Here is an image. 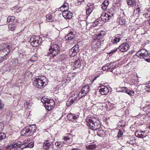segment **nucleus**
Here are the masks:
<instances>
[{
	"instance_id": "26",
	"label": "nucleus",
	"mask_w": 150,
	"mask_h": 150,
	"mask_svg": "<svg viewBox=\"0 0 150 150\" xmlns=\"http://www.w3.org/2000/svg\"><path fill=\"white\" fill-rule=\"evenodd\" d=\"M32 103L30 100H28L24 103V105L27 108H29L32 105Z\"/></svg>"
},
{
	"instance_id": "40",
	"label": "nucleus",
	"mask_w": 150,
	"mask_h": 150,
	"mask_svg": "<svg viewBox=\"0 0 150 150\" xmlns=\"http://www.w3.org/2000/svg\"><path fill=\"white\" fill-rule=\"evenodd\" d=\"M6 137V135L3 132L0 133V141L4 139Z\"/></svg>"
},
{
	"instance_id": "61",
	"label": "nucleus",
	"mask_w": 150,
	"mask_h": 150,
	"mask_svg": "<svg viewBox=\"0 0 150 150\" xmlns=\"http://www.w3.org/2000/svg\"><path fill=\"white\" fill-rule=\"evenodd\" d=\"M145 115H143L141 117H140V118L141 119V120H143V118H144V117H145Z\"/></svg>"
},
{
	"instance_id": "3",
	"label": "nucleus",
	"mask_w": 150,
	"mask_h": 150,
	"mask_svg": "<svg viewBox=\"0 0 150 150\" xmlns=\"http://www.w3.org/2000/svg\"><path fill=\"white\" fill-rule=\"evenodd\" d=\"M136 55L141 58H144L147 62H150V53H148L145 49H142L136 54Z\"/></svg>"
},
{
	"instance_id": "30",
	"label": "nucleus",
	"mask_w": 150,
	"mask_h": 150,
	"mask_svg": "<svg viewBox=\"0 0 150 150\" xmlns=\"http://www.w3.org/2000/svg\"><path fill=\"white\" fill-rule=\"evenodd\" d=\"M12 63L14 65L19 66L20 63L18 62V59L17 58L13 59L12 61Z\"/></svg>"
},
{
	"instance_id": "24",
	"label": "nucleus",
	"mask_w": 150,
	"mask_h": 150,
	"mask_svg": "<svg viewBox=\"0 0 150 150\" xmlns=\"http://www.w3.org/2000/svg\"><path fill=\"white\" fill-rule=\"evenodd\" d=\"M74 65L75 66V68H79L81 66V62L80 60L78 59L74 62Z\"/></svg>"
},
{
	"instance_id": "1",
	"label": "nucleus",
	"mask_w": 150,
	"mask_h": 150,
	"mask_svg": "<svg viewBox=\"0 0 150 150\" xmlns=\"http://www.w3.org/2000/svg\"><path fill=\"white\" fill-rule=\"evenodd\" d=\"M37 127L35 125H32L26 127L21 131L22 136H30L36 131Z\"/></svg>"
},
{
	"instance_id": "20",
	"label": "nucleus",
	"mask_w": 150,
	"mask_h": 150,
	"mask_svg": "<svg viewBox=\"0 0 150 150\" xmlns=\"http://www.w3.org/2000/svg\"><path fill=\"white\" fill-rule=\"evenodd\" d=\"M75 37V34L71 31L67 36H65V39L66 40H71L74 39Z\"/></svg>"
},
{
	"instance_id": "17",
	"label": "nucleus",
	"mask_w": 150,
	"mask_h": 150,
	"mask_svg": "<svg viewBox=\"0 0 150 150\" xmlns=\"http://www.w3.org/2000/svg\"><path fill=\"white\" fill-rule=\"evenodd\" d=\"M79 115L73 114L71 113H70L68 114L67 117L68 119L70 121H73L77 119L79 117Z\"/></svg>"
},
{
	"instance_id": "41",
	"label": "nucleus",
	"mask_w": 150,
	"mask_h": 150,
	"mask_svg": "<svg viewBox=\"0 0 150 150\" xmlns=\"http://www.w3.org/2000/svg\"><path fill=\"white\" fill-rule=\"evenodd\" d=\"M62 7H63L64 8H65L66 10H68L69 9L68 5L67 3H64Z\"/></svg>"
},
{
	"instance_id": "39",
	"label": "nucleus",
	"mask_w": 150,
	"mask_h": 150,
	"mask_svg": "<svg viewBox=\"0 0 150 150\" xmlns=\"http://www.w3.org/2000/svg\"><path fill=\"white\" fill-rule=\"evenodd\" d=\"M97 135L99 137H102L103 136V130H99L97 132Z\"/></svg>"
},
{
	"instance_id": "7",
	"label": "nucleus",
	"mask_w": 150,
	"mask_h": 150,
	"mask_svg": "<svg viewBox=\"0 0 150 150\" xmlns=\"http://www.w3.org/2000/svg\"><path fill=\"white\" fill-rule=\"evenodd\" d=\"M42 40L39 36H33L30 38L29 42L33 47H36L38 46Z\"/></svg>"
},
{
	"instance_id": "28",
	"label": "nucleus",
	"mask_w": 150,
	"mask_h": 150,
	"mask_svg": "<svg viewBox=\"0 0 150 150\" xmlns=\"http://www.w3.org/2000/svg\"><path fill=\"white\" fill-rule=\"evenodd\" d=\"M75 51L73 49L72 50V48H71L69 51V54L70 56L71 57H74L75 56L78 52H76L75 54Z\"/></svg>"
},
{
	"instance_id": "25",
	"label": "nucleus",
	"mask_w": 150,
	"mask_h": 150,
	"mask_svg": "<svg viewBox=\"0 0 150 150\" xmlns=\"http://www.w3.org/2000/svg\"><path fill=\"white\" fill-rule=\"evenodd\" d=\"M46 19L47 21L49 22H52L53 20V18L51 14H49L47 15L46 16Z\"/></svg>"
},
{
	"instance_id": "12",
	"label": "nucleus",
	"mask_w": 150,
	"mask_h": 150,
	"mask_svg": "<svg viewBox=\"0 0 150 150\" xmlns=\"http://www.w3.org/2000/svg\"><path fill=\"white\" fill-rule=\"evenodd\" d=\"M72 136L71 134H68L64 137V144L68 145L71 143L72 141Z\"/></svg>"
},
{
	"instance_id": "55",
	"label": "nucleus",
	"mask_w": 150,
	"mask_h": 150,
	"mask_svg": "<svg viewBox=\"0 0 150 150\" xmlns=\"http://www.w3.org/2000/svg\"><path fill=\"white\" fill-rule=\"evenodd\" d=\"M123 89H124V90H123V91L127 93V92L129 91V90H128L127 89V88L126 87L123 88Z\"/></svg>"
},
{
	"instance_id": "46",
	"label": "nucleus",
	"mask_w": 150,
	"mask_h": 150,
	"mask_svg": "<svg viewBox=\"0 0 150 150\" xmlns=\"http://www.w3.org/2000/svg\"><path fill=\"white\" fill-rule=\"evenodd\" d=\"M92 11V9H91V8H90V9H88L86 11V14L87 15H89L90 14V13H91Z\"/></svg>"
},
{
	"instance_id": "31",
	"label": "nucleus",
	"mask_w": 150,
	"mask_h": 150,
	"mask_svg": "<svg viewBox=\"0 0 150 150\" xmlns=\"http://www.w3.org/2000/svg\"><path fill=\"white\" fill-rule=\"evenodd\" d=\"M110 17H111L110 15L105 13V15H104V22L107 21L109 20Z\"/></svg>"
},
{
	"instance_id": "50",
	"label": "nucleus",
	"mask_w": 150,
	"mask_h": 150,
	"mask_svg": "<svg viewBox=\"0 0 150 150\" xmlns=\"http://www.w3.org/2000/svg\"><path fill=\"white\" fill-rule=\"evenodd\" d=\"M96 146L95 145H91L89 146V148L90 149H96Z\"/></svg>"
},
{
	"instance_id": "38",
	"label": "nucleus",
	"mask_w": 150,
	"mask_h": 150,
	"mask_svg": "<svg viewBox=\"0 0 150 150\" xmlns=\"http://www.w3.org/2000/svg\"><path fill=\"white\" fill-rule=\"evenodd\" d=\"M94 124L95 126H96H96L98 125H99V127H97V128H96V130L97 129H98L99 128H100L101 127V125L100 124V122L97 119V120H96V122H94Z\"/></svg>"
},
{
	"instance_id": "42",
	"label": "nucleus",
	"mask_w": 150,
	"mask_h": 150,
	"mask_svg": "<svg viewBox=\"0 0 150 150\" xmlns=\"http://www.w3.org/2000/svg\"><path fill=\"white\" fill-rule=\"evenodd\" d=\"M109 1L108 0H105L104 1V7H107L109 5Z\"/></svg>"
},
{
	"instance_id": "49",
	"label": "nucleus",
	"mask_w": 150,
	"mask_h": 150,
	"mask_svg": "<svg viewBox=\"0 0 150 150\" xmlns=\"http://www.w3.org/2000/svg\"><path fill=\"white\" fill-rule=\"evenodd\" d=\"M123 135L122 132L120 130H119V132L118 134V137H121Z\"/></svg>"
},
{
	"instance_id": "64",
	"label": "nucleus",
	"mask_w": 150,
	"mask_h": 150,
	"mask_svg": "<svg viewBox=\"0 0 150 150\" xmlns=\"http://www.w3.org/2000/svg\"><path fill=\"white\" fill-rule=\"evenodd\" d=\"M71 150H80L78 148H74L72 149Z\"/></svg>"
},
{
	"instance_id": "29",
	"label": "nucleus",
	"mask_w": 150,
	"mask_h": 150,
	"mask_svg": "<svg viewBox=\"0 0 150 150\" xmlns=\"http://www.w3.org/2000/svg\"><path fill=\"white\" fill-rule=\"evenodd\" d=\"M79 44H77L72 48V50L73 49V50H74L75 51V54H76V52H79Z\"/></svg>"
},
{
	"instance_id": "14",
	"label": "nucleus",
	"mask_w": 150,
	"mask_h": 150,
	"mask_svg": "<svg viewBox=\"0 0 150 150\" xmlns=\"http://www.w3.org/2000/svg\"><path fill=\"white\" fill-rule=\"evenodd\" d=\"M62 16L63 17L67 20L71 18L72 17V13L70 11H64L62 13Z\"/></svg>"
},
{
	"instance_id": "57",
	"label": "nucleus",
	"mask_w": 150,
	"mask_h": 150,
	"mask_svg": "<svg viewBox=\"0 0 150 150\" xmlns=\"http://www.w3.org/2000/svg\"><path fill=\"white\" fill-rule=\"evenodd\" d=\"M103 89H104V95L106 94V93H104V92L105 91L108 92V88H107V87L104 88Z\"/></svg>"
},
{
	"instance_id": "54",
	"label": "nucleus",
	"mask_w": 150,
	"mask_h": 150,
	"mask_svg": "<svg viewBox=\"0 0 150 150\" xmlns=\"http://www.w3.org/2000/svg\"><path fill=\"white\" fill-rule=\"evenodd\" d=\"M44 85H35V87L39 88H41L43 87Z\"/></svg>"
},
{
	"instance_id": "63",
	"label": "nucleus",
	"mask_w": 150,
	"mask_h": 150,
	"mask_svg": "<svg viewBox=\"0 0 150 150\" xmlns=\"http://www.w3.org/2000/svg\"><path fill=\"white\" fill-rule=\"evenodd\" d=\"M98 76H96L95 77L92 81H94L97 78H98Z\"/></svg>"
},
{
	"instance_id": "16",
	"label": "nucleus",
	"mask_w": 150,
	"mask_h": 150,
	"mask_svg": "<svg viewBox=\"0 0 150 150\" xmlns=\"http://www.w3.org/2000/svg\"><path fill=\"white\" fill-rule=\"evenodd\" d=\"M102 36V35L101 33H100L98 35H97V39H98V41L97 42V45L98 46V47H100L101 46H103V38L102 37L101 38H100L99 37Z\"/></svg>"
},
{
	"instance_id": "11",
	"label": "nucleus",
	"mask_w": 150,
	"mask_h": 150,
	"mask_svg": "<svg viewBox=\"0 0 150 150\" xmlns=\"http://www.w3.org/2000/svg\"><path fill=\"white\" fill-rule=\"evenodd\" d=\"M129 45L126 42L120 45L118 47L119 51L122 52H125L129 49Z\"/></svg>"
},
{
	"instance_id": "19",
	"label": "nucleus",
	"mask_w": 150,
	"mask_h": 150,
	"mask_svg": "<svg viewBox=\"0 0 150 150\" xmlns=\"http://www.w3.org/2000/svg\"><path fill=\"white\" fill-rule=\"evenodd\" d=\"M135 135L136 136L139 137L144 138V137H147L148 138V137L145 134L144 132H137L135 133Z\"/></svg>"
},
{
	"instance_id": "23",
	"label": "nucleus",
	"mask_w": 150,
	"mask_h": 150,
	"mask_svg": "<svg viewBox=\"0 0 150 150\" xmlns=\"http://www.w3.org/2000/svg\"><path fill=\"white\" fill-rule=\"evenodd\" d=\"M142 8L141 7L137 6L134 11V12H135L136 13L139 14L142 12Z\"/></svg>"
},
{
	"instance_id": "18",
	"label": "nucleus",
	"mask_w": 150,
	"mask_h": 150,
	"mask_svg": "<svg viewBox=\"0 0 150 150\" xmlns=\"http://www.w3.org/2000/svg\"><path fill=\"white\" fill-rule=\"evenodd\" d=\"M113 64V63L111 62L105 64V66H104V68H105V69H104V71H109V70L112 69H113V67L112 66Z\"/></svg>"
},
{
	"instance_id": "22",
	"label": "nucleus",
	"mask_w": 150,
	"mask_h": 150,
	"mask_svg": "<svg viewBox=\"0 0 150 150\" xmlns=\"http://www.w3.org/2000/svg\"><path fill=\"white\" fill-rule=\"evenodd\" d=\"M22 8L18 6H16L12 8V10L15 13H18L20 12L22 10Z\"/></svg>"
},
{
	"instance_id": "2",
	"label": "nucleus",
	"mask_w": 150,
	"mask_h": 150,
	"mask_svg": "<svg viewBox=\"0 0 150 150\" xmlns=\"http://www.w3.org/2000/svg\"><path fill=\"white\" fill-rule=\"evenodd\" d=\"M60 50L59 47L57 44L52 43L51 44L48 53L51 57L54 58L59 52Z\"/></svg>"
},
{
	"instance_id": "5",
	"label": "nucleus",
	"mask_w": 150,
	"mask_h": 150,
	"mask_svg": "<svg viewBox=\"0 0 150 150\" xmlns=\"http://www.w3.org/2000/svg\"><path fill=\"white\" fill-rule=\"evenodd\" d=\"M11 49L9 46L6 45L5 47L0 50V62H2L6 59V56L11 52Z\"/></svg>"
},
{
	"instance_id": "10",
	"label": "nucleus",
	"mask_w": 150,
	"mask_h": 150,
	"mask_svg": "<svg viewBox=\"0 0 150 150\" xmlns=\"http://www.w3.org/2000/svg\"><path fill=\"white\" fill-rule=\"evenodd\" d=\"M46 80V77L43 76H40L38 78H33L32 79L33 84H39L40 83L42 84L45 83Z\"/></svg>"
},
{
	"instance_id": "51",
	"label": "nucleus",
	"mask_w": 150,
	"mask_h": 150,
	"mask_svg": "<svg viewBox=\"0 0 150 150\" xmlns=\"http://www.w3.org/2000/svg\"><path fill=\"white\" fill-rule=\"evenodd\" d=\"M84 91V90H83V89H81V90L80 92L81 93H82V94L83 95V96H85L87 93H86Z\"/></svg>"
},
{
	"instance_id": "6",
	"label": "nucleus",
	"mask_w": 150,
	"mask_h": 150,
	"mask_svg": "<svg viewBox=\"0 0 150 150\" xmlns=\"http://www.w3.org/2000/svg\"><path fill=\"white\" fill-rule=\"evenodd\" d=\"M81 93L79 92L78 93L74 94L72 95V96L70 97L68 100L67 101L66 105L67 106L69 107L76 100L78 97L79 99L85 96H83V95Z\"/></svg>"
},
{
	"instance_id": "58",
	"label": "nucleus",
	"mask_w": 150,
	"mask_h": 150,
	"mask_svg": "<svg viewBox=\"0 0 150 150\" xmlns=\"http://www.w3.org/2000/svg\"><path fill=\"white\" fill-rule=\"evenodd\" d=\"M63 7H61L60 8V10L63 12H64V11H66L67 10H66L65 9H64V8H63Z\"/></svg>"
},
{
	"instance_id": "34",
	"label": "nucleus",
	"mask_w": 150,
	"mask_h": 150,
	"mask_svg": "<svg viewBox=\"0 0 150 150\" xmlns=\"http://www.w3.org/2000/svg\"><path fill=\"white\" fill-rule=\"evenodd\" d=\"M144 11L146 12V16L147 15V17H149L150 16V7L146 8Z\"/></svg>"
},
{
	"instance_id": "47",
	"label": "nucleus",
	"mask_w": 150,
	"mask_h": 150,
	"mask_svg": "<svg viewBox=\"0 0 150 150\" xmlns=\"http://www.w3.org/2000/svg\"><path fill=\"white\" fill-rule=\"evenodd\" d=\"M4 106L3 102L1 101V100L0 99V110L3 108Z\"/></svg>"
},
{
	"instance_id": "37",
	"label": "nucleus",
	"mask_w": 150,
	"mask_h": 150,
	"mask_svg": "<svg viewBox=\"0 0 150 150\" xmlns=\"http://www.w3.org/2000/svg\"><path fill=\"white\" fill-rule=\"evenodd\" d=\"M34 146V144L32 142H30L29 143H28V144L27 145H25V146H24L25 148H27V147H29L30 148H32Z\"/></svg>"
},
{
	"instance_id": "62",
	"label": "nucleus",
	"mask_w": 150,
	"mask_h": 150,
	"mask_svg": "<svg viewBox=\"0 0 150 150\" xmlns=\"http://www.w3.org/2000/svg\"><path fill=\"white\" fill-rule=\"evenodd\" d=\"M99 92H100V93L102 94V95H103V94L102 93L103 92V91L102 90H99Z\"/></svg>"
},
{
	"instance_id": "9",
	"label": "nucleus",
	"mask_w": 150,
	"mask_h": 150,
	"mask_svg": "<svg viewBox=\"0 0 150 150\" xmlns=\"http://www.w3.org/2000/svg\"><path fill=\"white\" fill-rule=\"evenodd\" d=\"M23 145L21 142L19 141L16 142H15L12 144H10L8 146L7 149L8 150L11 149L16 147L14 150H22L23 148H25L24 146Z\"/></svg>"
},
{
	"instance_id": "53",
	"label": "nucleus",
	"mask_w": 150,
	"mask_h": 150,
	"mask_svg": "<svg viewBox=\"0 0 150 150\" xmlns=\"http://www.w3.org/2000/svg\"><path fill=\"white\" fill-rule=\"evenodd\" d=\"M29 142V141L28 140H25L23 142V144L24 145V146L25 145V144H28Z\"/></svg>"
},
{
	"instance_id": "27",
	"label": "nucleus",
	"mask_w": 150,
	"mask_h": 150,
	"mask_svg": "<svg viewBox=\"0 0 150 150\" xmlns=\"http://www.w3.org/2000/svg\"><path fill=\"white\" fill-rule=\"evenodd\" d=\"M15 19V18L14 16H9L7 18V21L8 22H13Z\"/></svg>"
},
{
	"instance_id": "48",
	"label": "nucleus",
	"mask_w": 150,
	"mask_h": 150,
	"mask_svg": "<svg viewBox=\"0 0 150 150\" xmlns=\"http://www.w3.org/2000/svg\"><path fill=\"white\" fill-rule=\"evenodd\" d=\"M127 93H128V94H129L131 96H132L134 95V92L133 91H129H129H128V92H127Z\"/></svg>"
},
{
	"instance_id": "45",
	"label": "nucleus",
	"mask_w": 150,
	"mask_h": 150,
	"mask_svg": "<svg viewBox=\"0 0 150 150\" xmlns=\"http://www.w3.org/2000/svg\"><path fill=\"white\" fill-rule=\"evenodd\" d=\"M134 1L132 0L127 1V3L129 5H132L133 4Z\"/></svg>"
},
{
	"instance_id": "13",
	"label": "nucleus",
	"mask_w": 150,
	"mask_h": 150,
	"mask_svg": "<svg viewBox=\"0 0 150 150\" xmlns=\"http://www.w3.org/2000/svg\"><path fill=\"white\" fill-rule=\"evenodd\" d=\"M43 148L45 150H50L53 149V147L52 142H48V141H46L43 144Z\"/></svg>"
},
{
	"instance_id": "44",
	"label": "nucleus",
	"mask_w": 150,
	"mask_h": 150,
	"mask_svg": "<svg viewBox=\"0 0 150 150\" xmlns=\"http://www.w3.org/2000/svg\"><path fill=\"white\" fill-rule=\"evenodd\" d=\"M125 23V20L124 19H120L119 21L120 24L121 25H123Z\"/></svg>"
},
{
	"instance_id": "60",
	"label": "nucleus",
	"mask_w": 150,
	"mask_h": 150,
	"mask_svg": "<svg viewBox=\"0 0 150 150\" xmlns=\"http://www.w3.org/2000/svg\"><path fill=\"white\" fill-rule=\"evenodd\" d=\"M46 99H47V98H44V97H43L41 99V101H42H42L43 102H44V100H46Z\"/></svg>"
},
{
	"instance_id": "33",
	"label": "nucleus",
	"mask_w": 150,
	"mask_h": 150,
	"mask_svg": "<svg viewBox=\"0 0 150 150\" xmlns=\"http://www.w3.org/2000/svg\"><path fill=\"white\" fill-rule=\"evenodd\" d=\"M55 86L53 88V92L55 93H57L59 92V87L57 85H55Z\"/></svg>"
},
{
	"instance_id": "4",
	"label": "nucleus",
	"mask_w": 150,
	"mask_h": 150,
	"mask_svg": "<svg viewBox=\"0 0 150 150\" xmlns=\"http://www.w3.org/2000/svg\"><path fill=\"white\" fill-rule=\"evenodd\" d=\"M97 119L93 117H88L86 119V122L89 128L93 130H96L98 126H95L94 122H96ZM98 127L99 125L98 126Z\"/></svg>"
},
{
	"instance_id": "15",
	"label": "nucleus",
	"mask_w": 150,
	"mask_h": 150,
	"mask_svg": "<svg viewBox=\"0 0 150 150\" xmlns=\"http://www.w3.org/2000/svg\"><path fill=\"white\" fill-rule=\"evenodd\" d=\"M121 35L120 34L116 35L112 37L111 41L113 43H116L120 41L121 38Z\"/></svg>"
},
{
	"instance_id": "36",
	"label": "nucleus",
	"mask_w": 150,
	"mask_h": 150,
	"mask_svg": "<svg viewBox=\"0 0 150 150\" xmlns=\"http://www.w3.org/2000/svg\"><path fill=\"white\" fill-rule=\"evenodd\" d=\"M38 59V57L35 55H33L31 58L30 59V61L32 62H35Z\"/></svg>"
},
{
	"instance_id": "21",
	"label": "nucleus",
	"mask_w": 150,
	"mask_h": 150,
	"mask_svg": "<svg viewBox=\"0 0 150 150\" xmlns=\"http://www.w3.org/2000/svg\"><path fill=\"white\" fill-rule=\"evenodd\" d=\"M26 55L24 52H21L19 54L18 58L21 61H23L24 59L26 58Z\"/></svg>"
},
{
	"instance_id": "8",
	"label": "nucleus",
	"mask_w": 150,
	"mask_h": 150,
	"mask_svg": "<svg viewBox=\"0 0 150 150\" xmlns=\"http://www.w3.org/2000/svg\"><path fill=\"white\" fill-rule=\"evenodd\" d=\"M43 100L44 102L42 101V103L45 108L48 110H51L54 105V101L52 99H49Z\"/></svg>"
},
{
	"instance_id": "59",
	"label": "nucleus",
	"mask_w": 150,
	"mask_h": 150,
	"mask_svg": "<svg viewBox=\"0 0 150 150\" xmlns=\"http://www.w3.org/2000/svg\"><path fill=\"white\" fill-rule=\"evenodd\" d=\"M55 145L56 146H58L59 147V146L60 145V143L59 142H56Z\"/></svg>"
},
{
	"instance_id": "56",
	"label": "nucleus",
	"mask_w": 150,
	"mask_h": 150,
	"mask_svg": "<svg viewBox=\"0 0 150 150\" xmlns=\"http://www.w3.org/2000/svg\"><path fill=\"white\" fill-rule=\"evenodd\" d=\"M105 106L104 107L107 108H108V106L109 104V103L107 102H105Z\"/></svg>"
},
{
	"instance_id": "35",
	"label": "nucleus",
	"mask_w": 150,
	"mask_h": 150,
	"mask_svg": "<svg viewBox=\"0 0 150 150\" xmlns=\"http://www.w3.org/2000/svg\"><path fill=\"white\" fill-rule=\"evenodd\" d=\"M82 89H83V90H84V91H85V92L87 93L89 89L88 85H85L84 86L82 87Z\"/></svg>"
},
{
	"instance_id": "32",
	"label": "nucleus",
	"mask_w": 150,
	"mask_h": 150,
	"mask_svg": "<svg viewBox=\"0 0 150 150\" xmlns=\"http://www.w3.org/2000/svg\"><path fill=\"white\" fill-rule=\"evenodd\" d=\"M15 25L13 24H10L8 25V29L11 31H13L15 28Z\"/></svg>"
},
{
	"instance_id": "43",
	"label": "nucleus",
	"mask_w": 150,
	"mask_h": 150,
	"mask_svg": "<svg viewBox=\"0 0 150 150\" xmlns=\"http://www.w3.org/2000/svg\"><path fill=\"white\" fill-rule=\"evenodd\" d=\"M118 49V48H115L114 49H113L112 50H111L109 53H108V54H112L115 53V52Z\"/></svg>"
},
{
	"instance_id": "52",
	"label": "nucleus",
	"mask_w": 150,
	"mask_h": 150,
	"mask_svg": "<svg viewBox=\"0 0 150 150\" xmlns=\"http://www.w3.org/2000/svg\"><path fill=\"white\" fill-rule=\"evenodd\" d=\"M4 124L1 122H0V132H1L4 128Z\"/></svg>"
}]
</instances>
